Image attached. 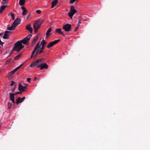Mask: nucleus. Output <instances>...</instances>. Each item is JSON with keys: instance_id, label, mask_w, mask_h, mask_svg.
Instances as JSON below:
<instances>
[{"instance_id": "obj_20", "label": "nucleus", "mask_w": 150, "mask_h": 150, "mask_svg": "<svg viewBox=\"0 0 150 150\" xmlns=\"http://www.w3.org/2000/svg\"><path fill=\"white\" fill-rule=\"evenodd\" d=\"M16 26L14 25H13V24H12V25L11 27H8L7 28V30H13L15 29V27Z\"/></svg>"}, {"instance_id": "obj_7", "label": "nucleus", "mask_w": 150, "mask_h": 150, "mask_svg": "<svg viewBox=\"0 0 150 150\" xmlns=\"http://www.w3.org/2000/svg\"><path fill=\"white\" fill-rule=\"evenodd\" d=\"M40 42H38V43H37V44H36V45L35 46V47L34 48V49L32 52V55H31V57H30L31 58H33V55L35 53L36 51H37V49H38L39 48H40V46L39 45Z\"/></svg>"}, {"instance_id": "obj_42", "label": "nucleus", "mask_w": 150, "mask_h": 150, "mask_svg": "<svg viewBox=\"0 0 150 150\" xmlns=\"http://www.w3.org/2000/svg\"><path fill=\"white\" fill-rule=\"evenodd\" d=\"M4 43V42H2L1 41V40L0 39V45H2Z\"/></svg>"}, {"instance_id": "obj_52", "label": "nucleus", "mask_w": 150, "mask_h": 150, "mask_svg": "<svg viewBox=\"0 0 150 150\" xmlns=\"http://www.w3.org/2000/svg\"><path fill=\"white\" fill-rule=\"evenodd\" d=\"M29 16H28V17H29Z\"/></svg>"}, {"instance_id": "obj_27", "label": "nucleus", "mask_w": 150, "mask_h": 150, "mask_svg": "<svg viewBox=\"0 0 150 150\" xmlns=\"http://www.w3.org/2000/svg\"><path fill=\"white\" fill-rule=\"evenodd\" d=\"M31 36L32 35H31L29 34L27 36H26L25 38H24L27 41H28L29 42V41L30 40Z\"/></svg>"}, {"instance_id": "obj_43", "label": "nucleus", "mask_w": 150, "mask_h": 150, "mask_svg": "<svg viewBox=\"0 0 150 150\" xmlns=\"http://www.w3.org/2000/svg\"><path fill=\"white\" fill-rule=\"evenodd\" d=\"M31 78H28L27 79V81H28L29 82H30V80H31Z\"/></svg>"}, {"instance_id": "obj_26", "label": "nucleus", "mask_w": 150, "mask_h": 150, "mask_svg": "<svg viewBox=\"0 0 150 150\" xmlns=\"http://www.w3.org/2000/svg\"><path fill=\"white\" fill-rule=\"evenodd\" d=\"M25 0H20L19 3L21 6L23 5L25 3Z\"/></svg>"}, {"instance_id": "obj_17", "label": "nucleus", "mask_w": 150, "mask_h": 150, "mask_svg": "<svg viewBox=\"0 0 150 150\" xmlns=\"http://www.w3.org/2000/svg\"><path fill=\"white\" fill-rule=\"evenodd\" d=\"M7 5H2V6L0 8V13H2L5 8L7 7Z\"/></svg>"}, {"instance_id": "obj_48", "label": "nucleus", "mask_w": 150, "mask_h": 150, "mask_svg": "<svg viewBox=\"0 0 150 150\" xmlns=\"http://www.w3.org/2000/svg\"><path fill=\"white\" fill-rule=\"evenodd\" d=\"M8 64V62H6L5 64Z\"/></svg>"}, {"instance_id": "obj_21", "label": "nucleus", "mask_w": 150, "mask_h": 150, "mask_svg": "<svg viewBox=\"0 0 150 150\" xmlns=\"http://www.w3.org/2000/svg\"><path fill=\"white\" fill-rule=\"evenodd\" d=\"M23 101L21 99V98L19 97L16 99V103L17 105H18L19 103H21Z\"/></svg>"}, {"instance_id": "obj_16", "label": "nucleus", "mask_w": 150, "mask_h": 150, "mask_svg": "<svg viewBox=\"0 0 150 150\" xmlns=\"http://www.w3.org/2000/svg\"><path fill=\"white\" fill-rule=\"evenodd\" d=\"M58 3V0H54L52 3V5L51 7L52 8H53Z\"/></svg>"}, {"instance_id": "obj_36", "label": "nucleus", "mask_w": 150, "mask_h": 150, "mask_svg": "<svg viewBox=\"0 0 150 150\" xmlns=\"http://www.w3.org/2000/svg\"><path fill=\"white\" fill-rule=\"evenodd\" d=\"M36 12L38 14H40L41 13V11L40 10H37L36 11Z\"/></svg>"}, {"instance_id": "obj_33", "label": "nucleus", "mask_w": 150, "mask_h": 150, "mask_svg": "<svg viewBox=\"0 0 150 150\" xmlns=\"http://www.w3.org/2000/svg\"><path fill=\"white\" fill-rule=\"evenodd\" d=\"M38 50L40 54L44 52L43 50L41 48H40Z\"/></svg>"}, {"instance_id": "obj_2", "label": "nucleus", "mask_w": 150, "mask_h": 150, "mask_svg": "<svg viewBox=\"0 0 150 150\" xmlns=\"http://www.w3.org/2000/svg\"><path fill=\"white\" fill-rule=\"evenodd\" d=\"M43 21V19L39 20L36 21L34 23L33 27L35 29V32H36L37 31Z\"/></svg>"}, {"instance_id": "obj_41", "label": "nucleus", "mask_w": 150, "mask_h": 150, "mask_svg": "<svg viewBox=\"0 0 150 150\" xmlns=\"http://www.w3.org/2000/svg\"><path fill=\"white\" fill-rule=\"evenodd\" d=\"M21 92H16V93H14V94H21Z\"/></svg>"}, {"instance_id": "obj_49", "label": "nucleus", "mask_w": 150, "mask_h": 150, "mask_svg": "<svg viewBox=\"0 0 150 150\" xmlns=\"http://www.w3.org/2000/svg\"><path fill=\"white\" fill-rule=\"evenodd\" d=\"M2 34V33H0V36Z\"/></svg>"}, {"instance_id": "obj_9", "label": "nucleus", "mask_w": 150, "mask_h": 150, "mask_svg": "<svg viewBox=\"0 0 150 150\" xmlns=\"http://www.w3.org/2000/svg\"><path fill=\"white\" fill-rule=\"evenodd\" d=\"M21 22V19L19 18H16L14 21L13 24V25L16 27L18 25L20 24Z\"/></svg>"}, {"instance_id": "obj_32", "label": "nucleus", "mask_w": 150, "mask_h": 150, "mask_svg": "<svg viewBox=\"0 0 150 150\" xmlns=\"http://www.w3.org/2000/svg\"><path fill=\"white\" fill-rule=\"evenodd\" d=\"M23 63L22 64L19 66L18 67L16 68L15 69H16V70L17 71L19 69H20L21 67L23 66Z\"/></svg>"}, {"instance_id": "obj_34", "label": "nucleus", "mask_w": 150, "mask_h": 150, "mask_svg": "<svg viewBox=\"0 0 150 150\" xmlns=\"http://www.w3.org/2000/svg\"><path fill=\"white\" fill-rule=\"evenodd\" d=\"M76 0H70V3L71 4H73Z\"/></svg>"}, {"instance_id": "obj_19", "label": "nucleus", "mask_w": 150, "mask_h": 150, "mask_svg": "<svg viewBox=\"0 0 150 150\" xmlns=\"http://www.w3.org/2000/svg\"><path fill=\"white\" fill-rule=\"evenodd\" d=\"M22 9L23 10L22 15L23 16H24L26 15V13L27 12V10L25 8L24 6L21 7Z\"/></svg>"}, {"instance_id": "obj_15", "label": "nucleus", "mask_w": 150, "mask_h": 150, "mask_svg": "<svg viewBox=\"0 0 150 150\" xmlns=\"http://www.w3.org/2000/svg\"><path fill=\"white\" fill-rule=\"evenodd\" d=\"M55 32L58 33L59 34L62 35L64 36H65L64 35L63 33L61 31V29L60 28H56L55 29Z\"/></svg>"}, {"instance_id": "obj_40", "label": "nucleus", "mask_w": 150, "mask_h": 150, "mask_svg": "<svg viewBox=\"0 0 150 150\" xmlns=\"http://www.w3.org/2000/svg\"><path fill=\"white\" fill-rule=\"evenodd\" d=\"M15 83V82H14L13 81H12L11 83L10 84V86H12Z\"/></svg>"}, {"instance_id": "obj_4", "label": "nucleus", "mask_w": 150, "mask_h": 150, "mask_svg": "<svg viewBox=\"0 0 150 150\" xmlns=\"http://www.w3.org/2000/svg\"><path fill=\"white\" fill-rule=\"evenodd\" d=\"M62 28L65 31L69 32L71 30V24L67 23L63 26Z\"/></svg>"}, {"instance_id": "obj_47", "label": "nucleus", "mask_w": 150, "mask_h": 150, "mask_svg": "<svg viewBox=\"0 0 150 150\" xmlns=\"http://www.w3.org/2000/svg\"><path fill=\"white\" fill-rule=\"evenodd\" d=\"M15 89V88H14V89H12H12H11V90H12V92H13V91H14V90Z\"/></svg>"}, {"instance_id": "obj_38", "label": "nucleus", "mask_w": 150, "mask_h": 150, "mask_svg": "<svg viewBox=\"0 0 150 150\" xmlns=\"http://www.w3.org/2000/svg\"><path fill=\"white\" fill-rule=\"evenodd\" d=\"M11 59H8L7 60L6 62H8L9 63L11 62Z\"/></svg>"}, {"instance_id": "obj_35", "label": "nucleus", "mask_w": 150, "mask_h": 150, "mask_svg": "<svg viewBox=\"0 0 150 150\" xmlns=\"http://www.w3.org/2000/svg\"><path fill=\"white\" fill-rule=\"evenodd\" d=\"M6 0H2V4L3 5H5L6 4Z\"/></svg>"}, {"instance_id": "obj_31", "label": "nucleus", "mask_w": 150, "mask_h": 150, "mask_svg": "<svg viewBox=\"0 0 150 150\" xmlns=\"http://www.w3.org/2000/svg\"><path fill=\"white\" fill-rule=\"evenodd\" d=\"M23 63L22 64L19 66L18 67L16 68L15 69H16V70L17 71L19 69H20L21 67L23 66Z\"/></svg>"}, {"instance_id": "obj_1", "label": "nucleus", "mask_w": 150, "mask_h": 150, "mask_svg": "<svg viewBox=\"0 0 150 150\" xmlns=\"http://www.w3.org/2000/svg\"><path fill=\"white\" fill-rule=\"evenodd\" d=\"M24 47V46L22 45L21 42L20 41H18L14 44V46L13 49L19 52Z\"/></svg>"}, {"instance_id": "obj_45", "label": "nucleus", "mask_w": 150, "mask_h": 150, "mask_svg": "<svg viewBox=\"0 0 150 150\" xmlns=\"http://www.w3.org/2000/svg\"><path fill=\"white\" fill-rule=\"evenodd\" d=\"M25 97H23L21 99L23 101V100H24V99H25Z\"/></svg>"}, {"instance_id": "obj_37", "label": "nucleus", "mask_w": 150, "mask_h": 150, "mask_svg": "<svg viewBox=\"0 0 150 150\" xmlns=\"http://www.w3.org/2000/svg\"><path fill=\"white\" fill-rule=\"evenodd\" d=\"M42 59H38L36 61H38V63H39L40 62H41L42 61Z\"/></svg>"}, {"instance_id": "obj_8", "label": "nucleus", "mask_w": 150, "mask_h": 150, "mask_svg": "<svg viewBox=\"0 0 150 150\" xmlns=\"http://www.w3.org/2000/svg\"><path fill=\"white\" fill-rule=\"evenodd\" d=\"M27 88L26 86H24L20 84L19 85L18 89L21 92L25 91Z\"/></svg>"}, {"instance_id": "obj_18", "label": "nucleus", "mask_w": 150, "mask_h": 150, "mask_svg": "<svg viewBox=\"0 0 150 150\" xmlns=\"http://www.w3.org/2000/svg\"><path fill=\"white\" fill-rule=\"evenodd\" d=\"M38 64V62L36 61L35 62H33L30 64V67H34L37 65Z\"/></svg>"}, {"instance_id": "obj_10", "label": "nucleus", "mask_w": 150, "mask_h": 150, "mask_svg": "<svg viewBox=\"0 0 150 150\" xmlns=\"http://www.w3.org/2000/svg\"><path fill=\"white\" fill-rule=\"evenodd\" d=\"M14 95L15 94L13 93H10L9 94L10 99L14 103H15Z\"/></svg>"}, {"instance_id": "obj_51", "label": "nucleus", "mask_w": 150, "mask_h": 150, "mask_svg": "<svg viewBox=\"0 0 150 150\" xmlns=\"http://www.w3.org/2000/svg\"><path fill=\"white\" fill-rule=\"evenodd\" d=\"M25 85H26V86H27V84H25Z\"/></svg>"}, {"instance_id": "obj_24", "label": "nucleus", "mask_w": 150, "mask_h": 150, "mask_svg": "<svg viewBox=\"0 0 150 150\" xmlns=\"http://www.w3.org/2000/svg\"><path fill=\"white\" fill-rule=\"evenodd\" d=\"M38 54H40L38 49L37 51H36L35 53L33 55V57H34L35 58L36 57Z\"/></svg>"}, {"instance_id": "obj_50", "label": "nucleus", "mask_w": 150, "mask_h": 150, "mask_svg": "<svg viewBox=\"0 0 150 150\" xmlns=\"http://www.w3.org/2000/svg\"><path fill=\"white\" fill-rule=\"evenodd\" d=\"M79 20H80V21H81V19H80V18H79Z\"/></svg>"}, {"instance_id": "obj_29", "label": "nucleus", "mask_w": 150, "mask_h": 150, "mask_svg": "<svg viewBox=\"0 0 150 150\" xmlns=\"http://www.w3.org/2000/svg\"><path fill=\"white\" fill-rule=\"evenodd\" d=\"M10 13L13 20H14L15 18L14 14L11 12H10Z\"/></svg>"}, {"instance_id": "obj_12", "label": "nucleus", "mask_w": 150, "mask_h": 150, "mask_svg": "<svg viewBox=\"0 0 150 150\" xmlns=\"http://www.w3.org/2000/svg\"><path fill=\"white\" fill-rule=\"evenodd\" d=\"M39 35H37L35 37V38H34L33 40L32 43V45H33L35 44L37 40L39 39Z\"/></svg>"}, {"instance_id": "obj_14", "label": "nucleus", "mask_w": 150, "mask_h": 150, "mask_svg": "<svg viewBox=\"0 0 150 150\" xmlns=\"http://www.w3.org/2000/svg\"><path fill=\"white\" fill-rule=\"evenodd\" d=\"M47 43L44 40H43L41 43V44L42 45V47H40L42 49L44 50V49L45 46L46 44Z\"/></svg>"}, {"instance_id": "obj_11", "label": "nucleus", "mask_w": 150, "mask_h": 150, "mask_svg": "<svg viewBox=\"0 0 150 150\" xmlns=\"http://www.w3.org/2000/svg\"><path fill=\"white\" fill-rule=\"evenodd\" d=\"M11 33V31H6L4 35L3 36V38L4 39H8V36Z\"/></svg>"}, {"instance_id": "obj_39", "label": "nucleus", "mask_w": 150, "mask_h": 150, "mask_svg": "<svg viewBox=\"0 0 150 150\" xmlns=\"http://www.w3.org/2000/svg\"><path fill=\"white\" fill-rule=\"evenodd\" d=\"M78 28H79V26H77L76 28H75V30H74V31H75V32H76V31L78 30Z\"/></svg>"}, {"instance_id": "obj_6", "label": "nucleus", "mask_w": 150, "mask_h": 150, "mask_svg": "<svg viewBox=\"0 0 150 150\" xmlns=\"http://www.w3.org/2000/svg\"><path fill=\"white\" fill-rule=\"evenodd\" d=\"M37 67L40 68L41 70H42L43 69H47L48 66L46 63L40 64Z\"/></svg>"}, {"instance_id": "obj_5", "label": "nucleus", "mask_w": 150, "mask_h": 150, "mask_svg": "<svg viewBox=\"0 0 150 150\" xmlns=\"http://www.w3.org/2000/svg\"><path fill=\"white\" fill-rule=\"evenodd\" d=\"M59 41V40H57L50 42L47 46V48H50V47L53 46L54 44H55L58 42Z\"/></svg>"}, {"instance_id": "obj_13", "label": "nucleus", "mask_w": 150, "mask_h": 150, "mask_svg": "<svg viewBox=\"0 0 150 150\" xmlns=\"http://www.w3.org/2000/svg\"><path fill=\"white\" fill-rule=\"evenodd\" d=\"M26 29L29 30L30 31V33H32L33 29L31 27L30 24H28L26 26Z\"/></svg>"}, {"instance_id": "obj_23", "label": "nucleus", "mask_w": 150, "mask_h": 150, "mask_svg": "<svg viewBox=\"0 0 150 150\" xmlns=\"http://www.w3.org/2000/svg\"><path fill=\"white\" fill-rule=\"evenodd\" d=\"M22 43H23L24 45H26L28 42L24 38L22 40L20 41Z\"/></svg>"}, {"instance_id": "obj_3", "label": "nucleus", "mask_w": 150, "mask_h": 150, "mask_svg": "<svg viewBox=\"0 0 150 150\" xmlns=\"http://www.w3.org/2000/svg\"><path fill=\"white\" fill-rule=\"evenodd\" d=\"M76 10L75 9L74 7L73 6L71 7V8L69 13H68V16L71 18H72L74 14L76 13Z\"/></svg>"}, {"instance_id": "obj_44", "label": "nucleus", "mask_w": 150, "mask_h": 150, "mask_svg": "<svg viewBox=\"0 0 150 150\" xmlns=\"http://www.w3.org/2000/svg\"><path fill=\"white\" fill-rule=\"evenodd\" d=\"M81 22L80 21V20H79V22L77 24V26H79V25L81 23Z\"/></svg>"}, {"instance_id": "obj_22", "label": "nucleus", "mask_w": 150, "mask_h": 150, "mask_svg": "<svg viewBox=\"0 0 150 150\" xmlns=\"http://www.w3.org/2000/svg\"><path fill=\"white\" fill-rule=\"evenodd\" d=\"M51 28H50L47 30L46 33V38H47V37L49 36V35H51V34H50V33L51 32Z\"/></svg>"}, {"instance_id": "obj_46", "label": "nucleus", "mask_w": 150, "mask_h": 150, "mask_svg": "<svg viewBox=\"0 0 150 150\" xmlns=\"http://www.w3.org/2000/svg\"><path fill=\"white\" fill-rule=\"evenodd\" d=\"M38 78L36 77H35L34 79V81L36 80Z\"/></svg>"}, {"instance_id": "obj_25", "label": "nucleus", "mask_w": 150, "mask_h": 150, "mask_svg": "<svg viewBox=\"0 0 150 150\" xmlns=\"http://www.w3.org/2000/svg\"><path fill=\"white\" fill-rule=\"evenodd\" d=\"M17 71V70H16V69H15L13 71L10 72L9 73V75L10 76H12V75H13Z\"/></svg>"}, {"instance_id": "obj_30", "label": "nucleus", "mask_w": 150, "mask_h": 150, "mask_svg": "<svg viewBox=\"0 0 150 150\" xmlns=\"http://www.w3.org/2000/svg\"><path fill=\"white\" fill-rule=\"evenodd\" d=\"M12 103H11L10 102H8V109H10L11 108L12 106Z\"/></svg>"}, {"instance_id": "obj_28", "label": "nucleus", "mask_w": 150, "mask_h": 150, "mask_svg": "<svg viewBox=\"0 0 150 150\" xmlns=\"http://www.w3.org/2000/svg\"><path fill=\"white\" fill-rule=\"evenodd\" d=\"M21 56V54H18V55L16 56L14 58V59L15 60H18L19 59V58Z\"/></svg>"}]
</instances>
